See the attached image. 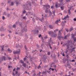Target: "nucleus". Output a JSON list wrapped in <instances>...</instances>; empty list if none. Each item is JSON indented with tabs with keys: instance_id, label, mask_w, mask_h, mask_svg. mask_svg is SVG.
Here are the masks:
<instances>
[{
	"instance_id": "46",
	"label": "nucleus",
	"mask_w": 76,
	"mask_h": 76,
	"mask_svg": "<svg viewBox=\"0 0 76 76\" xmlns=\"http://www.w3.org/2000/svg\"><path fill=\"white\" fill-rule=\"evenodd\" d=\"M26 12V11H25V10H24V11L23 12V14H24V13H25Z\"/></svg>"
},
{
	"instance_id": "35",
	"label": "nucleus",
	"mask_w": 76,
	"mask_h": 76,
	"mask_svg": "<svg viewBox=\"0 0 76 76\" xmlns=\"http://www.w3.org/2000/svg\"><path fill=\"white\" fill-rule=\"evenodd\" d=\"M47 54L48 55V56H50V52H48Z\"/></svg>"
},
{
	"instance_id": "13",
	"label": "nucleus",
	"mask_w": 76,
	"mask_h": 76,
	"mask_svg": "<svg viewBox=\"0 0 76 76\" xmlns=\"http://www.w3.org/2000/svg\"><path fill=\"white\" fill-rule=\"evenodd\" d=\"M48 34L49 35H51V34H53V32L52 31H49Z\"/></svg>"
},
{
	"instance_id": "37",
	"label": "nucleus",
	"mask_w": 76,
	"mask_h": 76,
	"mask_svg": "<svg viewBox=\"0 0 76 76\" xmlns=\"http://www.w3.org/2000/svg\"><path fill=\"white\" fill-rule=\"evenodd\" d=\"M24 30L25 32H26L27 31V29L26 28H24Z\"/></svg>"
},
{
	"instance_id": "34",
	"label": "nucleus",
	"mask_w": 76,
	"mask_h": 76,
	"mask_svg": "<svg viewBox=\"0 0 76 76\" xmlns=\"http://www.w3.org/2000/svg\"><path fill=\"white\" fill-rule=\"evenodd\" d=\"M44 20V18H43V16L42 17V19H39V20H41V22H42V20Z\"/></svg>"
},
{
	"instance_id": "55",
	"label": "nucleus",
	"mask_w": 76,
	"mask_h": 76,
	"mask_svg": "<svg viewBox=\"0 0 76 76\" xmlns=\"http://www.w3.org/2000/svg\"><path fill=\"white\" fill-rule=\"evenodd\" d=\"M25 50H27V48H26V45L25 46Z\"/></svg>"
},
{
	"instance_id": "32",
	"label": "nucleus",
	"mask_w": 76,
	"mask_h": 76,
	"mask_svg": "<svg viewBox=\"0 0 76 76\" xmlns=\"http://www.w3.org/2000/svg\"><path fill=\"white\" fill-rule=\"evenodd\" d=\"M28 13L29 15H32V12H28Z\"/></svg>"
},
{
	"instance_id": "23",
	"label": "nucleus",
	"mask_w": 76,
	"mask_h": 76,
	"mask_svg": "<svg viewBox=\"0 0 76 76\" xmlns=\"http://www.w3.org/2000/svg\"><path fill=\"white\" fill-rule=\"evenodd\" d=\"M55 7H56V9L57 8H58V3L56 4L55 5Z\"/></svg>"
},
{
	"instance_id": "8",
	"label": "nucleus",
	"mask_w": 76,
	"mask_h": 76,
	"mask_svg": "<svg viewBox=\"0 0 76 76\" xmlns=\"http://www.w3.org/2000/svg\"><path fill=\"white\" fill-rule=\"evenodd\" d=\"M67 18H69V15H67L66 16V17H65L64 18H62V20H64V19L66 20V19H67Z\"/></svg>"
},
{
	"instance_id": "47",
	"label": "nucleus",
	"mask_w": 76,
	"mask_h": 76,
	"mask_svg": "<svg viewBox=\"0 0 76 76\" xmlns=\"http://www.w3.org/2000/svg\"><path fill=\"white\" fill-rule=\"evenodd\" d=\"M67 65L68 66H70V64H67Z\"/></svg>"
},
{
	"instance_id": "25",
	"label": "nucleus",
	"mask_w": 76,
	"mask_h": 76,
	"mask_svg": "<svg viewBox=\"0 0 76 76\" xmlns=\"http://www.w3.org/2000/svg\"><path fill=\"white\" fill-rule=\"evenodd\" d=\"M39 31L38 30H37V31H35L34 34H37V33H38Z\"/></svg>"
},
{
	"instance_id": "40",
	"label": "nucleus",
	"mask_w": 76,
	"mask_h": 76,
	"mask_svg": "<svg viewBox=\"0 0 76 76\" xmlns=\"http://www.w3.org/2000/svg\"><path fill=\"white\" fill-rule=\"evenodd\" d=\"M66 2H70V0H66Z\"/></svg>"
},
{
	"instance_id": "38",
	"label": "nucleus",
	"mask_w": 76,
	"mask_h": 76,
	"mask_svg": "<svg viewBox=\"0 0 76 76\" xmlns=\"http://www.w3.org/2000/svg\"><path fill=\"white\" fill-rule=\"evenodd\" d=\"M67 36H66H66H65V37H64V39H67Z\"/></svg>"
},
{
	"instance_id": "9",
	"label": "nucleus",
	"mask_w": 76,
	"mask_h": 76,
	"mask_svg": "<svg viewBox=\"0 0 76 76\" xmlns=\"http://www.w3.org/2000/svg\"><path fill=\"white\" fill-rule=\"evenodd\" d=\"M2 61L3 60H4V61H6V57L4 56H3L2 57Z\"/></svg>"
},
{
	"instance_id": "5",
	"label": "nucleus",
	"mask_w": 76,
	"mask_h": 76,
	"mask_svg": "<svg viewBox=\"0 0 76 76\" xmlns=\"http://www.w3.org/2000/svg\"><path fill=\"white\" fill-rule=\"evenodd\" d=\"M20 1H19L18 2H16V4L17 6H18V4H21V3L20 2Z\"/></svg>"
},
{
	"instance_id": "21",
	"label": "nucleus",
	"mask_w": 76,
	"mask_h": 76,
	"mask_svg": "<svg viewBox=\"0 0 76 76\" xmlns=\"http://www.w3.org/2000/svg\"><path fill=\"white\" fill-rule=\"evenodd\" d=\"M76 34H72V38H75V36H76Z\"/></svg>"
},
{
	"instance_id": "45",
	"label": "nucleus",
	"mask_w": 76,
	"mask_h": 76,
	"mask_svg": "<svg viewBox=\"0 0 76 76\" xmlns=\"http://www.w3.org/2000/svg\"><path fill=\"white\" fill-rule=\"evenodd\" d=\"M43 45H44V44L43 43L41 45V47H42V46H43Z\"/></svg>"
},
{
	"instance_id": "1",
	"label": "nucleus",
	"mask_w": 76,
	"mask_h": 76,
	"mask_svg": "<svg viewBox=\"0 0 76 76\" xmlns=\"http://www.w3.org/2000/svg\"><path fill=\"white\" fill-rule=\"evenodd\" d=\"M18 51H13V53L14 54H19L20 53V49H18Z\"/></svg>"
},
{
	"instance_id": "16",
	"label": "nucleus",
	"mask_w": 76,
	"mask_h": 76,
	"mask_svg": "<svg viewBox=\"0 0 76 76\" xmlns=\"http://www.w3.org/2000/svg\"><path fill=\"white\" fill-rule=\"evenodd\" d=\"M62 38V36H58V39H61Z\"/></svg>"
},
{
	"instance_id": "27",
	"label": "nucleus",
	"mask_w": 76,
	"mask_h": 76,
	"mask_svg": "<svg viewBox=\"0 0 76 76\" xmlns=\"http://www.w3.org/2000/svg\"><path fill=\"white\" fill-rule=\"evenodd\" d=\"M11 6H13V5H14V3L13 2H12L11 3Z\"/></svg>"
},
{
	"instance_id": "51",
	"label": "nucleus",
	"mask_w": 76,
	"mask_h": 76,
	"mask_svg": "<svg viewBox=\"0 0 76 76\" xmlns=\"http://www.w3.org/2000/svg\"><path fill=\"white\" fill-rule=\"evenodd\" d=\"M53 15H54V16H55V11H53Z\"/></svg>"
},
{
	"instance_id": "60",
	"label": "nucleus",
	"mask_w": 76,
	"mask_h": 76,
	"mask_svg": "<svg viewBox=\"0 0 76 76\" xmlns=\"http://www.w3.org/2000/svg\"><path fill=\"white\" fill-rule=\"evenodd\" d=\"M10 67L12 68V66H9L8 68H10Z\"/></svg>"
},
{
	"instance_id": "58",
	"label": "nucleus",
	"mask_w": 76,
	"mask_h": 76,
	"mask_svg": "<svg viewBox=\"0 0 76 76\" xmlns=\"http://www.w3.org/2000/svg\"><path fill=\"white\" fill-rule=\"evenodd\" d=\"M20 69V68L19 67H17V70H19Z\"/></svg>"
},
{
	"instance_id": "41",
	"label": "nucleus",
	"mask_w": 76,
	"mask_h": 76,
	"mask_svg": "<svg viewBox=\"0 0 76 76\" xmlns=\"http://www.w3.org/2000/svg\"><path fill=\"white\" fill-rule=\"evenodd\" d=\"M2 19L3 20H4V19H5V17H4V16H3Z\"/></svg>"
},
{
	"instance_id": "43",
	"label": "nucleus",
	"mask_w": 76,
	"mask_h": 76,
	"mask_svg": "<svg viewBox=\"0 0 76 76\" xmlns=\"http://www.w3.org/2000/svg\"><path fill=\"white\" fill-rule=\"evenodd\" d=\"M22 23H19V25H20L21 26H22Z\"/></svg>"
},
{
	"instance_id": "12",
	"label": "nucleus",
	"mask_w": 76,
	"mask_h": 76,
	"mask_svg": "<svg viewBox=\"0 0 76 76\" xmlns=\"http://www.w3.org/2000/svg\"><path fill=\"white\" fill-rule=\"evenodd\" d=\"M49 26L50 29H53V26L52 25H50Z\"/></svg>"
},
{
	"instance_id": "54",
	"label": "nucleus",
	"mask_w": 76,
	"mask_h": 76,
	"mask_svg": "<svg viewBox=\"0 0 76 76\" xmlns=\"http://www.w3.org/2000/svg\"><path fill=\"white\" fill-rule=\"evenodd\" d=\"M49 13H50V15H51V14H52V12H51V11H50V10Z\"/></svg>"
},
{
	"instance_id": "17",
	"label": "nucleus",
	"mask_w": 76,
	"mask_h": 76,
	"mask_svg": "<svg viewBox=\"0 0 76 76\" xmlns=\"http://www.w3.org/2000/svg\"><path fill=\"white\" fill-rule=\"evenodd\" d=\"M64 6H61V9L62 10H64Z\"/></svg>"
},
{
	"instance_id": "28",
	"label": "nucleus",
	"mask_w": 76,
	"mask_h": 76,
	"mask_svg": "<svg viewBox=\"0 0 76 76\" xmlns=\"http://www.w3.org/2000/svg\"><path fill=\"white\" fill-rule=\"evenodd\" d=\"M58 7H60V6H61V4H60L58 3Z\"/></svg>"
},
{
	"instance_id": "56",
	"label": "nucleus",
	"mask_w": 76,
	"mask_h": 76,
	"mask_svg": "<svg viewBox=\"0 0 76 76\" xmlns=\"http://www.w3.org/2000/svg\"><path fill=\"white\" fill-rule=\"evenodd\" d=\"M15 25H18V22H16L15 23V24H14Z\"/></svg>"
},
{
	"instance_id": "14",
	"label": "nucleus",
	"mask_w": 76,
	"mask_h": 76,
	"mask_svg": "<svg viewBox=\"0 0 76 76\" xmlns=\"http://www.w3.org/2000/svg\"><path fill=\"white\" fill-rule=\"evenodd\" d=\"M67 45V50H69V46H70V44H68V45Z\"/></svg>"
},
{
	"instance_id": "63",
	"label": "nucleus",
	"mask_w": 76,
	"mask_h": 76,
	"mask_svg": "<svg viewBox=\"0 0 76 76\" xmlns=\"http://www.w3.org/2000/svg\"><path fill=\"white\" fill-rule=\"evenodd\" d=\"M72 69L73 70V72H75V69Z\"/></svg>"
},
{
	"instance_id": "30",
	"label": "nucleus",
	"mask_w": 76,
	"mask_h": 76,
	"mask_svg": "<svg viewBox=\"0 0 76 76\" xmlns=\"http://www.w3.org/2000/svg\"><path fill=\"white\" fill-rule=\"evenodd\" d=\"M58 22H59V20H57L56 22H55V23L56 24H57L58 23Z\"/></svg>"
},
{
	"instance_id": "6",
	"label": "nucleus",
	"mask_w": 76,
	"mask_h": 76,
	"mask_svg": "<svg viewBox=\"0 0 76 76\" xmlns=\"http://www.w3.org/2000/svg\"><path fill=\"white\" fill-rule=\"evenodd\" d=\"M0 47L1 48V51H3L4 50V45H3L2 46H0Z\"/></svg>"
},
{
	"instance_id": "36",
	"label": "nucleus",
	"mask_w": 76,
	"mask_h": 76,
	"mask_svg": "<svg viewBox=\"0 0 76 76\" xmlns=\"http://www.w3.org/2000/svg\"><path fill=\"white\" fill-rule=\"evenodd\" d=\"M11 1V0H8V3H10Z\"/></svg>"
},
{
	"instance_id": "19",
	"label": "nucleus",
	"mask_w": 76,
	"mask_h": 76,
	"mask_svg": "<svg viewBox=\"0 0 76 76\" xmlns=\"http://www.w3.org/2000/svg\"><path fill=\"white\" fill-rule=\"evenodd\" d=\"M20 63H21L22 64H23L24 62L22 60H21L20 61Z\"/></svg>"
},
{
	"instance_id": "26",
	"label": "nucleus",
	"mask_w": 76,
	"mask_h": 76,
	"mask_svg": "<svg viewBox=\"0 0 76 76\" xmlns=\"http://www.w3.org/2000/svg\"><path fill=\"white\" fill-rule=\"evenodd\" d=\"M58 31V29H56L55 30H54V32L55 33H56V32H57V31Z\"/></svg>"
},
{
	"instance_id": "2",
	"label": "nucleus",
	"mask_w": 76,
	"mask_h": 76,
	"mask_svg": "<svg viewBox=\"0 0 76 76\" xmlns=\"http://www.w3.org/2000/svg\"><path fill=\"white\" fill-rule=\"evenodd\" d=\"M6 29L3 26H1V28H0V31H5Z\"/></svg>"
},
{
	"instance_id": "4",
	"label": "nucleus",
	"mask_w": 76,
	"mask_h": 76,
	"mask_svg": "<svg viewBox=\"0 0 76 76\" xmlns=\"http://www.w3.org/2000/svg\"><path fill=\"white\" fill-rule=\"evenodd\" d=\"M44 9L45 10V12L46 13H48V8H44Z\"/></svg>"
},
{
	"instance_id": "24",
	"label": "nucleus",
	"mask_w": 76,
	"mask_h": 76,
	"mask_svg": "<svg viewBox=\"0 0 76 76\" xmlns=\"http://www.w3.org/2000/svg\"><path fill=\"white\" fill-rule=\"evenodd\" d=\"M16 27V24H14L13 26V28H15Z\"/></svg>"
},
{
	"instance_id": "7",
	"label": "nucleus",
	"mask_w": 76,
	"mask_h": 76,
	"mask_svg": "<svg viewBox=\"0 0 76 76\" xmlns=\"http://www.w3.org/2000/svg\"><path fill=\"white\" fill-rule=\"evenodd\" d=\"M52 37H54L55 38L57 37V34H54V33L53 34L51 35Z\"/></svg>"
},
{
	"instance_id": "59",
	"label": "nucleus",
	"mask_w": 76,
	"mask_h": 76,
	"mask_svg": "<svg viewBox=\"0 0 76 76\" xmlns=\"http://www.w3.org/2000/svg\"><path fill=\"white\" fill-rule=\"evenodd\" d=\"M28 4L30 6H31V3H29Z\"/></svg>"
},
{
	"instance_id": "49",
	"label": "nucleus",
	"mask_w": 76,
	"mask_h": 76,
	"mask_svg": "<svg viewBox=\"0 0 76 76\" xmlns=\"http://www.w3.org/2000/svg\"><path fill=\"white\" fill-rule=\"evenodd\" d=\"M39 68H41V66H40V65H39L38 67L37 68L38 69H39Z\"/></svg>"
},
{
	"instance_id": "57",
	"label": "nucleus",
	"mask_w": 76,
	"mask_h": 76,
	"mask_svg": "<svg viewBox=\"0 0 76 76\" xmlns=\"http://www.w3.org/2000/svg\"><path fill=\"white\" fill-rule=\"evenodd\" d=\"M42 36H41V35L40 34L39 35V38H40V37H41Z\"/></svg>"
},
{
	"instance_id": "11",
	"label": "nucleus",
	"mask_w": 76,
	"mask_h": 76,
	"mask_svg": "<svg viewBox=\"0 0 76 76\" xmlns=\"http://www.w3.org/2000/svg\"><path fill=\"white\" fill-rule=\"evenodd\" d=\"M71 10V8H70L69 10H68V13L69 15H70L71 14V12H70V10Z\"/></svg>"
},
{
	"instance_id": "42",
	"label": "nucleus",
	"mask_w": 76,
	"mask_h": 76,
	"mask_svg": "<svg viewBox=\"0 0 76 76\" xmlns=\"http://www.w3.org/2000/svg\"><path fill=\"white\" fill-rule=\"evenodd\" d=\"M73 31V29L72 28H71L70 29L69 31L71 32V31Z\"/></svg>"
},
{
	"instance_id": "52",
	"label": "nucleus",
	"mask_w": 76,
	"mask_h": 76,
	"mask_svg": "<svg viewBox=\"0 0 76 76\" xmlns=\"http://www.w3.org/2000/svg\"><path fill=\"white\" fill-rule=\"evenodd\" d=\"M73 51H75V50H73V49H72V50L71 51V53H73Z\"/></svg>"
},
{
	"instance_id": "33",
	"label": "nucleus",
	"mask_w": 76,
	"mask_h": 76,
	"mask_svg": "<svg viewBox=\"0 0 76 76\" xmlns=\"http://www.w3.org/2000/svg\"><path fill=\"white\" fill-rule=\"evenodd\" d=\"M66 36L67 37H69L70 36V34L69 33L67 35H66Z\"/></svg>"
},
{
	"instance_id": "10",
	"label": "nucleus",
	"mask_w": 76,
	"mask_h": 76,
	"mask_svg": "<svg viewBox=\"0 0 76 76\" xmlns=\"http://www.w3.org/2000/svg\"><path fill=\"white\" fill-rule=\"evenodd\" d=\"M8 51L9 52V53H11L12 52V50H10V48H9L8 49Z\"/></svg>"
},
{
	"instance_id": "3",
	"label": "nucleus",
	"mask_w": 76,
	"mask_h": 76,
	"mask_svg": "<svg viewBox=\"0 0 76 76\" xmlns=\"http://www.w3.org/2000/svg\"><path fill=\"white\" fill-rule=\"evenodd\" d=\"M63 30H62V29L61 30H60L58 33V36H61V33Z\"/></svg>"
},
{
	"instance_id": "39",
	"label": "nucleus",
	"mask_w": 76,
	"mask_h": 76,
	"mask_svg": "<svg viewBox=\"0 0 76 76\" xmlns=\"http://www.w3.org/2000/svg\"><path fill=\"white\" fill-rule=\"evenodd\" d=\"M65 31H66L67 32H69V30H68V29H67V28H65Z\"/></svg>"
},
{
	"instance_id": "64",
	"label": "nucleus",
	"mask_w": 76,
	"mask_h": 76,
	"mask_svg": "<svg viewBox=\"0 0 76 76\" xmlns=\"http://www.w3.org/2000/svg\"><path fill=\"white\" fill-rule=\"evenodd\" d=\"M74 21H76V18H74Z\"/></svg>"
},
{
	"instance_id": "29",
	"label": "nucleus",
	"mask_w": 76,
	"mask_h": 76,
	"mask_svg": "<svg viewBox=\"0 0 76 76\" xmlns=\"http://www.w3.org/2000/svg\"><path fill=\"white\" fill-rule=\"evenodd\" d=\"M48 45L49 46L50 49H52V47L51 46V44H48Z\"/></svg>"
},
{
	"instance_id": "22",
	"label": "nucleus",
	"mask_w": 76,
	"mask_h": 76,
	"mask_svg": "<svg viewBox=\"0 0 76 76\" xmlns=\"http://www.w3.org/2000/svg\"><path fill=\"white\" fill-rule=\"evenodd\" d=\"M23 65L24 67H26V63H23Z\"/></svg>"
},
{
	"instance_id": "50",
	"label": "nucleus",
	"mask_w": 76,
	"mask_h": 76,
	"mask_svg": "<svg viewBox=\"0 0 76 76\" xmlns=\"http://www.w3.org/2000/svg\"><path fill=\"white\" fill-rule=\"evenodd\" d=\"M36 46H37V47H38V48H39V46L38 44Z\"/></svg>"
},
{
	"instance_id": "31",
	"label": "nucleus",
	"mask_w": 76,
	"mask_h": 76,
	"mask_svg": "<svg viewBox=\"0 0 76 76\" xmlns=\"http://www.w3.org/2000/svg\"><path fill=\"white\" fill-rule=\"evenodd\" d=\"M7 16L8 18H9V17H10V14H7Z\"/></svg>"
},
{
	"instance_id": "48",
	"label": "nucleus",
	"mask_w": 76,
	"mask_h": 76,
	"mask_svg": "<svg viewBox=\"0 0 76 76\" xmlns=\"http://www.w3.org/2000/svg\"><path fill=\"white\" fill-rule=\"evenodd\" d=\"M25 37H26V38H28V36H27V35H26H26H25Z\"/></svg>"
},
{
	"instance_id": "20",
	"label": "nucleus",
	"mask_w": 76,
	"mask_h": 76,
	"mask_svg": "<svg viewBox=\"0 0 76 76\" xmlns=\"http://www.w3.org/2000/svg\"><path fill=\"white\" fill-rule=\"evenodd\" d=\"M74 40V42H76V37H75L73 38Z\"/></svg>"
},
{
	"instance_id": "44",
	"label": "nucleus",
	"mask_w": 76,
	"mask_h": 76,
	"mask_svg": "<svg viewBox=\"0 0 76 76\" xmlns=\"http://www.w3.org/2000/svg\"><path fill=\"white\" fill-rule=\"evenodd\" d=\"M72 62H75V59H73L71 61Z\"/></svg>"
},
{
	"instance_id": "18",
	"label": "nucleus",
	"mask_w": 76,
	"mask_h": 76,
	"mask_svg": "<svg viewBox=\"0 0 76 76\" xmlns=\"http://www.w3.org/2000/svg\"><path fill=\"white\" fill-rule=\"evenodd\" d=\"M48 5L46 4L45 5V7H44L45 9H48Z\"/></svg>"
},
{
	"instance_id": "62",
	"label": "nucleus",
	"mask_w": 76,
	"mask_h": 76,
	"mask_svg": "<svg viewBox=\"0 0 76 76\" xmlns=\"http://www.w3.org/2000/svg\"><path fill=\"white\" fill-rule=\"evenodd\" d=\"M4 15H6V12H4Z\"/></svg>"
},
{
	"instance_id": "53",
	"label": "nucleus",
	"mask_w": 76,
	"mask_h": 76,
	"mask_svg": "<svg viewBox=\"0 0 76 76\" xmlns=\"http://www.w3.org/2000/svg\"><path fill=\"white\" fill-rule=\"evenodd\" d=\"M47 38H48V37L46 36H45V37H44V38H45V39H47Z\"/></svg>"
},
{
	"instance_id": "15",
	"label": "nucleus",
	"mask_w": 76,
	"mask_h": 76,
	"mask_svg": "<svg viewBox=\"0 0 76 76\" xmlns=\"http://www.w3.org/2000/svg\"><path fill=\"white\" fill-rule=\"evenodd\" d=\"M42 74H43L44 75L45 74V75H47V72H46V71H45V72L43 71Z\"/></svg>"
},
{
	"instance_id": "61",
	"label": "nucleus",
	"mask_w": 76,
	"mask_h": 76,
	"mask_svg": "<svg viewBox=\"0 0 76 76\" xmlns=\"http://www.w3.org/2000/svg\"><path fill=\"white\" fill-rule=\"evenodd\" d=\"M26 60V58H24V61H25Z\"/></svg>"
}]
</instances>
